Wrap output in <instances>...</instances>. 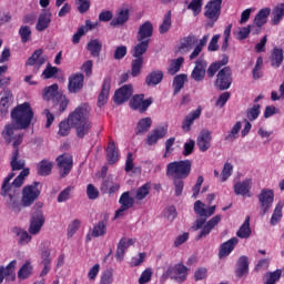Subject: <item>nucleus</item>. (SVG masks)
I'll return each mask as SVG.
<instances>
[{"mask_svg": "<svg viewBox=\"0 0 284 284\" xmlns=\"http://www.w3.org/2000/svg\"><path fill=\"white\" fill-rule=\"evenodd\" d=\"M32 119H34V111H32V106L28 102H24L11 111V124H7L4 130L2 131V136L6 143L10 144L13 141V150L19 151V145L23 143V134L19 133L14 136L16 130H28L30 124L32 123Z\"/></svg>", "mask_w": 284, "mask_h": 284, "instance_id": "1", "label": "nucleus"}, {"mask_svg": "<svg viewBox=\"0 0 284 284\" xmlns=\"http://www.w3.org/2000/svg\"><path fill=\"white\" fill-rule=\"evenodd\" d=\"M69 123L71 128L75 130L78 139H85V136L92 132L93 128L88 104L83 103L77 106L74 111L69 114Z\"/></svg>", "mask_w": 284, "mask_h": 284, "instance_id": "2", "label": "nucleus"}, {"mask_svg": "<svg viewBox=\"0 0 284 284\" xmlns=\"http://www.w3.org/2000/svg\"><path fill=\"white\" fill-rule=\"evenodd\" d=\"M139 43L133 47L131 62V77L136 79L141 75V70H143V54L150 49V40H138Z\"/></svg>", "mask_w": 284, "mask_h": 284, "instance_id": "3", "label": "nucleus"}, {"mask_svg": "<svg viewBox=\"0 0 284 284\" xmlns=\"http://www.w3.org/2000/svg\"><path fill=\"white\" fill-rule=\"evenodd\" d=\"M192 174V160L173 161L166 165V176L171 179H187Z\"/></svg>", "mask_w": 284, "mask_h": 284, "instance_id": "4", "label": "nucleus"}, {"mask_svg": "<svg viewBox=\"0 0 284 284\" xmlns=\"http://www.w3.org/2000/svg\"><path fill=\"white\" fill-rule=\"evenodd\" d=\"M221 6H223V0H211L204 7V17L209 20L206 28H214V23L219 21L221 17Z\"/></svg>", "mask_w": 284, "mask_h": 284, "instance_id": "5", "label": "nucleus"}, {"mask_svg": "<svg viewBox=\"0 0 284 284\" xmlns=\"http://www.w3.org/2000/svg\"><path fill=\"white\" fill-rule=\"evenodd\" d=\"M41 196V191L39 190V182H33L22 189L21 203L23 207H30L34 205V201Z\"/></svg>", "mask_w": 284, "mask_h": 284, "instance_id": "6", "label": "nucleus"}, {"mask_svg": "<svg viewBox=\"0 0 284 284\" xmlns=\"http://www.w3.org/2000/svg\"><path fill=\"white\" fill-rule=\"evenodd\" d=\"M163 278H171V281H175V283H185V281H187V266L183 263L169 266L163 274Z\"/></svg>", "mask_w": 284, "mask_h": 284, "instance_id": "7", "label": "nucleus"}, {"mask_svg": "<svg viewBox=\"0 0 284 284\" xmlns=\"http://www.w3.org/2000/svg\"><path fill=\"white\" fill-rule=\"evenodd\" d=\"M232 68L224 67L217 72L214 87L216 88V90L221 91L230 90V88L232 87Z\"/></svg>", "mask_w": 284, "mask_h": 284, "instance_id": "8", "label": "nucleus"}, {"mask_svg": "<svg viewBox=\"0 0 284 284\" xmlns=\"http://www.w3.org/2000/svg\"><path fill=\"white\" fill-rule=\"evenodd\" d=\"M261 215L265 216L274 205V190L263 189L258 195Z\"/></svg>", "mask_w": 284, "mask_h": 284, "instance_id": "9", "label": "nucleus"}, {"mask_svg": "<svg viewBox=\"0 0 284 284\" xmlns=\"http://www.w3.org/2000/svg\"><path fill=\"white\" fill-rule=\"evenodd\" d=\"M153 103H154L153 98H148L145 100V94L141 93V94L133 95V98L130 101V108L131 110H138L140 114H143L144 112H148V109Z\"/></svg>", "mask_w": 284, "mask_h": 284, "instance_id": "10", "label": "nucleus"}, {"mask_svg": "<svg viewBox=\"0 0 284 284\" xmlns=\"http://www.w3.org/2000/svg\"><path fill=\"white\" fill-rule=\"evenodd\" d=\"M7 281L14 283L17 281V260H12L7 266H0V284Z\"/></svg>", "mask_w": 284, "mask_h": 284, "instance_id": "11", "label": "nucleus"}, {"mask_svg": "<svg viewBox=\"0 0 284 284\" xmlns=\"http://www.w3.org/2000/svg\"><path fill=\"white\" fill-rule=\"evenodd\" d=\"M58 169L60 170V176L65 179L70 172H72L73 160L68 153H63L57 158Z\"/></svg>", "mask_w": 284, "mask_h": 284, "instance_id": "12", "label": "nucleus"}, {"mask_svg": "<svg viewBox=\"0 0 284 284\" xmlns=\"http://www.w3.org/2000/svg\"><path fill=\"white\" fill-rule=\"evenodd\" d=\"M207 70V61L203 55H201L196 61H195V67L191 73V79L193 81H204L205 80V74Z\"/></svg>", "mask_w": 284, "mask_h": 284, "instance_id": "13", "label": "nucleus"}, {"mask_svg": "<svg viewBox=\"0 0 284 284\" xmlns=\"http://www.w3.org/2000/svg\"><path fill=\"white\" fill-rule=\"evenodd\" d=\"M44 223H45V216H43V211L37 210L32 214L30 220L29 234H32L33 236L39 234Z\"/></svg>", "mask_w": 284, "mask_h": 284, "instance_id": "14", "label": "nucleus"}, {"mask_svg": "<svg viewBox=\"0 0 284 284\" xmlns=\"http://www.w3.org/2000/svg\"><path fill=\"white\" fill-rule=\"evenodd\" d=\"M132 94H134V87L132 84H124L115 91L113 100L118 105H122V103L130 101Z\"/></svg>", "mask_w": 284, "mask_h": 284, "instance_id": "15", "label": "nucleus"}, {"mask_svg": "<svg viewBox=\"0 0 284 284\" xmlns=\"http://www.w3.org/2000/svg\"><path fill=\"white\" fill-rule=\"evenodd\" d=\"M119 203L121 206L115 211V219L124 216L126 210L134 207V197L130 196V192H124L120 196Z\"/></svg>", "mask_w": 284, "mask_h": 284, "instance_id": "16", "label": "nucleus"}, {"mask_svg": "<svg viewBox=\"0 0 284 284\" xmlns=\"http://www.w3.org/2000/svg\"><path fill=\"white\" fill-rule=\"evenodd\" d=\"M85 77L83 73H75L69 78L68 90L71 94H77V92H81L83 90V81Z\"/></svg>", "mask_w": 284, "mask_h": 284, "instance_id": "17", "label": "nucleus"}, {"mask_svg": "<svg viewBox=\"0 0 284 284\" xmlns=\"http://www.w3.org/2000/svg\"><path fill=\"white\" fill-rule=\"evenodd\" d=\"M196 43H199V38H196L194 34H189L180 40L178 51L180 54H187V52H190V50H192Z\"/></svg>", "mask_w": 284, "mask_h": 284, "instance_id": "18", "label": "nucleus"}, {"mask_svg": "<svg viewBox=\"0 0 284 284\" xmlns=\"http://www.w3.org/2000/svg\"><path fill=\"white\" fill-rule=\"evenodd\" d=\"M200 152H207L212 148V132L202 130L196 140Z\"/></svg>", "mask_w": 284, "mask_h": 284, "instance_id": "19", "label": "nucleus"}, {"mask_svg": "<svg viewBox=\"0 0 284 284\" xmlns=\"http://www.w3.org/2000/svg\"><path fill=\"white\" fill-rule=\"evenodd\" d=\"M154 34V24H152L150 21H145L139 27L136 40L138 41H149L150 38Z\"/></svg>", "mask_w": 284, "mask_h": 284, "instance_id": "20", "label": "nucleus"}, {"mask_svg": "<svg viewBox=\"0 0 284 284\" xmlns=\"http://www.w3.org/2000/svg\"><path fill=\"white\" fill-rule=\"evenodd\" d=\"M202 112L203 111L201 106H199L196 110H193L187 115H185L181 126L183 132H190L192 130V125H194V121H196V119H201Z\"/></svg>", "mask_w": 284, "mask_h": 284, "instance_id": "21", "label": "nucleus"}, {"mask_svg": "<svg viewBox=\"0 0 284 284\" xmlns=\"http://www.w3.org/2000/svg\"><path fill=\"white\" fill-rule=\"evenodd\" d=\"M111 85H112V79L110 77L104 78L101 92L98 97V108H103V105L108 103Z\"/></svg>", "mask_w": 284, "mask_h": 284, "instance_id": "22", "label": "nucleus"}, {"mask_svg": "<svg viewBox=\"0 0 284 284\" xmlns=\"http://www.w3.org/2000/svg\"><path fill=\"white\" fill-rule=\"evenodd\" d=\"M239 245V237H232L220 245L219 258H225L230 256L234 248Z\"/></svg>", "mask_w": 284, "mask_h": 284, "instance_id": "23", "label": "nucleus"}, {"mask_svg": "<svg viewBox=\"0 0 284 284\" xmlns=\"http://www.w3.org/2000/svg\"><path fill=\"white\" fill-rule=\"evenodd\" d=\"M166 134H168V129L165 126H158L146 135V143L149 145H156L160 139H165Z\"/></svg>", "mask_w": 284, "mask_h": 284, "instance_id": "24", "label": "nucleus"}, {"mask_svg": "<svg viewBox=\"0 0 284 284\" xmlns=\"http://www.w3.org/2000/svg\"><path fill=\"white\" fill-rule=\"evenodd\" d=\"M226 63H230V57H227V54H223L221 60L211 63L206 69L207 79H214V77H216V72H219V70H221Z\"/></svg>", "mask_w": 284, "mask_h": 284, "instance_id": "25", "label": "nucleus"}, {"mask_svg": "<svg viewBox=\"0 0 284 284\" xmlns=\"http://www.w3.org/2000/svg\"><path fill=\"white\" fill-rule=\"evenodd\" d=\"M235 274L237 278H243V276H247V274H250V258L246 255L239 257Z\"/></svg>", "mask_w": 284, "mask_h": 284, "instance_id": "26", "label": "nucleus"}, {"mask_svg": "<svg viewBox=\"0 0 284 284\" xmlns=\"http://www.w3.org/2000/svg\"><path fill=\"white\" fill-rule=\"evenodd\" d=\"M52 103V108L55 110L57 114H63V112L68 110V105H70V99H68L65 94L60 93L55 97Z\"/></svg>", "mask_w": 284, "mask_h": 284, "instance_id": "27", "label": "nucleus"}, {"mask_svg": "<svg viewBox=\"0 0 284 284\" xmlns=\"http://www.w3.org/2000/svg\"><path fill=\"white\" fill-rule=\"evenodd\" d=\"M219 223H221V215H215L211 220H209L206 224L202 227L197 236V241H201V239H205V236H207L210 232L214 230V226L219 225Z\"/></svg>", "mask_w": 284, "mask_h": 284, "instance_id": "28", "label": "nucleus"}, {"mask_svg": "<svg viewBox=\"0 0 284 284\" xmlns=\"http://www.w3.org/2000/svg\"><path fill=\"white\" fill-rule=\"evenodd\" d=\"M252 190V179H245L242 182L234 184V192L236 196H247Z\"/></svg>", "mask_w": 284, "mask_h": 284, "instance_id": "29", "label": "nucleus"}, {"mask_svg": "<svg viewBox=\"0 0 284 284\" xmlns=\"http://www.w3.org/2000/svg\"><path fill=\"white\" fill-rule=\"evenodd\" d=\"M52 168H54V163L50 160L43 159L37 164L38 176H50L52 174Z\"/></svg>", "mask_w": 284, "mask_h": 284, "instance_id": "30", "label": "nucleus"}, {"mask_svg": "<svg viewBox=\"0 0 284 284\" xmlns=\"http://www.w3.org/2000/svg\"><path fill=\"white\" fill-rule=\"evenodd\" d=\"M52 22V14L48 12H42L36 24V30L38 32H43V30H48L50 28V23Z\"/></svg>", "mask_w": 284, "mask_h": 284, "instance_id": "31", "label": "nucleus"}, {"mask_svg": "<svg viewBox=\"0 0 284 284\" xmlns=\"http://www.w3.org/2000/svg\"><path fill=\"white\" fill-rule=\"evenodd\" d=\"M61 94L59 92V84L53 83L47 88L43 89L42 91V99L43 101H54L57 99V95Z\"/></svg>", "mask_w": 284, "mask_h": 284, "instance_id": "32", "label": "nucleus"}, {"mask_svg": "<svg viewBox=\"0 0 284 284\" xmlns=\"http://www.w3.org/2000/svg\"><path fill=\"white\" fill-rule=\"evenodd\" d=\"M130 21V9L122 8L118 12L116 17L111 21V26H125Z\"/></svg>", "mask_w": 284, "mask_h": 284, "instance_id": "33", "label": "nucleus"}, {"mask_svg": "<svg viewBox=\"0 0 284 284\" xmlns=\"http://www.w3.org/2000/svg\"><path fill=\"white\" fill-rule=\"evenodd\" d=\"M108 234V219L99 221L91 231V236L93 239H99V236H105Z\"/></svg>", "mask_w": 284, "mask_h": 284, "instance_id": "34", "label": "nucleus"}, {"mask_svg": "<svg viewBox=\"0 0 284 284\" xmlns=\"http://www.w3.org/2000/svg\"><path fill=\"white\" fill-rule=\"evenodd\" d=\"M87 50L90 52L91 57L99 59L101 57V50H103V43L99 39L90 40L87 44Z\"/></svg>", "mask_w": 284, "mask_h": 284, "instance_id": "35", "label": "nucleus"}, {"mask_svg": "<svg viewBox=\"0 0 284 284\" xmlns=\"http://www.w3.org/2000/svg\"><path fill=\"white\" fill-rule=\"evenodd\" d=\"M106 161L109 165H114L119 161V150L114 142H109L106 148Z\"/></svg>", "mask_w": 284, "mask_h": 284, "instance_id": "36", "label": "nucleus"}, {"mask_svg": "<svg viewBox=\"0 0 284 284\" xmlns=\"http://www.w3.org/2000/svg\"><path fill=\"white\" fill-rule=\"evenodd\" d=\"M12 99H13L12 91H10V89L4 90V97H2L0 100V114L2 116H6V114H8V110L10 108V101H12Z\"/></svg>", "mask_w": 284, "mask_h": 284, "instance_id": "37", "label": "nucleus"}, {"mask_svg": "<svg viewBox=\"0 0 284 284\" xmlns=\"http://www.w3.org/2000/svg\"><path fill=\"white\" fill-rule=\"evenodd\" d=\"M151 128H152V118H142L136 123L135 134L138 136L141 134H145V132H150Z\"/></svg>", "mask_w": 284, "mask_h": 284, "instance_id": "38", "label": "nucleus"}, {"mask_svg": "<svg viewBox=\"0 0 284 284\" xmlns=\"http://www.w3.org/2000/svg\"><path fill=\"white\" fill-rule=\"evenodd\" d=\"M283 49L275 47L271 53V65L272 68H281L283 64Z\"/></svg>", "mask_w": 284, "mask_h": 284, "instance_id": "39", "label": "nucleus"}, {"mask_svg": "<svg viewBox=\"0 0 284 284\" xmlns=\"http://www.w3.org/2000/svg\"><path fill=\"white\" fill-rule=\"evenodd\" d=\"M239 239H250L252 236V227H250V215L245 217V221L236 232Z\"/></svg>", "mask_w": 284, "mask_h": 284, "instance_id": "40", "label": "nucleus"}, {"mask_svg": "<svg viewBox=\"0 0 284 284\" xmlns=\"http://www.w3.org/2000/svg\"><path fill=\"white\" fill-rule=\"evenodd\" d=\"M185 81H187V74L181 73L173 79V94L176 97L181 92L182 88H185Z\"/></svg>", "mask_w": 284, "mask_h": 284, "instance_id": "41", "label": "nucleus"}, {"mask_svg": "<svg viewBox=\"0 0 284 284\" xmlns=\"http://www.w3.org/2000/svg\"><path fill=\"white\" fill-rule=\"evenodd\" d=\"M163 81V71L156 70L149 73L145 78L146 85H159Z\"/></svg>", "mask_w": 284, "mask_h": 284, "instance_id": "42", "label": "nucleus"}, {"mask_svg": "<svg viewBox=\"0 0 284 284\" xmlns=\"http://www.w3.org/2000/svg\"><path fill=\"white\" fill-rule=\"evenodd\" d=\"M170 28H172V11H168L162 20V23L159 27L160 34H168L170 32Z\"/></svg>", "mask_w": 284, "mask_h": 284, "instance_id": "43", "label": "nucleus"}, {"mask_svg": "<svg viewBox=\"0 0 284 284\" xmlns=\"http://www.w3.org/2000/svg\"><path fill=\"white\" fill-rule=\"evenodd\" d=\"M272 9L263 8L261 9L254 18L255 26H265L267 23V17H270Z\"/></svg>", "mask_w": 284, "mask_h": 284, "instance_id": "44", "label": "nucleus"}, {"mask_svg": "<svg viewBox=\"0 0 284 284\" xmlns=\"http://www.w3.org/2000/svg\"><path fill=\"white\" fill-rule=\"evenodd\" d=\"M10 165L12 172H17L26 168V161L19 160V150H13Z\"/></svg>", "mask_w": 284, "mask_h": 284, "instance_id": "45", "label": "nucleus"}, {"mask_svg": "<svg viewBox=\"0 0 284 284\" xmlns=\"http://www.w3.org/2000/svg\"><path fill=\"white\" fill-rule=\"evenodd\" d=\"M281 276H283V271L277 268L273 272H267L264 275V284H276L281 281Z\"/></svg>", "mask_w": 284, "mask_h": 284, "instance_id": "46", "label": "nucleus"}, {"mask_svg": "<svg viewBox=\"0 0 284 284\" xmlns=\"http://www.w3.org/2000/svg\"><path fill=\"white\" fill-rule=\"evenodd\" d=\"M13 233L19 237L18 243L20 245H28L32 241V235L20 227H14Z\"/></svg>", "mask_w": 284, "mask_h": 284, "instance_id": "47", "label": "nucleus"}, {"mask_svg": "<svg viewBox=\"0 0 284 284\" xmlns=\"http://www.w3.org/2000/svg\"><path fill=\"white\" fill-rule=\"evenodd\" d=\"M273 18H272V23L273 26H278L281 23V21H283V17H284V3H280L277 4L274 9H273Z\"/></svg>", "mask_w": 284, "mask_h": 284, "instance_id": "48", "label": "nucleus"}, {"mask_svg": "<svg viewBox=\"0 0 284 284\" xmlns=\"http://www.w3.org/2000/svg\"><path fill=\"white\" fill-rule=\"evenodd\" d=\"M18 34L21 39V43H28L32 41V29L30 28V26H21Z\"/></svg>", "mask_w": 284, "mask_h": 284, "instance_id": "49", "label": "nucleus"}, {"mask_svg": "<svg viewBox=\"0 0 284 284\" xmlns=\"http://www.w3.org/2000/svg\"><path fill=\"white\" fill-rule=\"evenodd\" d=\"M32 270V264L30 262H26L18 271V278L20 281H26V278H30Z\"/></svg>", "mask_w": 284, "mask_h": 284, "instance_id": "50", "label": "nucleus"}, {"mask_svg": "<svg viewBox=\"0 0 284 284\" xmlns=\"http://www.w3.org/2000/svg\"><path fill=\"white\" fill-rule=\"evenodd\" d=\"M281 219H283V204L277 203L270 221L271 225H278Z\"/></svg>", "mask_w": 284, "mask_h": 284, "instance_id": "51", "label": "nucleus"}, {"mask_svg": "<svg viewBox=\"0 0 284 284\" xmlns=\"http://www.w3.org/2000/svg\"><path fill=\"white\" fill-rule=\"evenodd\" d=\"M150 190H152V184L150 182H146L145 184L140 186L135 193L136 201H143V199H145L150 194Z\"/></svg>", "mask_w": 284, "mask_h": 284, "instance_id": "52", "label": "nucleus"}, {"mask_svg": "<svg viewBox=\"0 0 284 284\" xmlns=\"http://www.w3.org/2000/svg\"><path fill=\"white\" fill-rule=\"evenodd\" d=\"M241 122H236L229 134L225 135L224 141H229V143L236 141V139H239V132H241Z\"/></svg>", "mask_w": 284, "mask_h": 284, "instance_id": "53", "label": "nucleus"}, {"mask_svg": "<svg viewBox=\"0 0 284 284\" xmlns=\"http://www.w3.org/2000/svg\"><path fill=\"white\" fill-rule=\"evenodd\" d=\"M10 201L8 202V207L11 210V212H14V214H19L21 212V207H23V204L19 202V199L17 196L9 194Z\"/></svg>", "mask_w": 284, "mask_h": 284, "instance_id": "54", "label": "nucleus"}, {"mask_svg": "<svg viewBox=\"0 0 284 284\" xmlns=\"http://www.w3.org/2000/svg\"><path fill=\"white\" fill-rule=\"evenodd\" d=\"M183 63H185V59L183 57L173 60L168 69L169 74L174 77V74H176L181 70Z\"/></svg>", "mask_w": 284, "mask_h": 284, "instance_id": "55", "label": "nucleus"}, {"mask_svg": "<svg viewBox=\"0 0 284 284\" xmlns=\"http://www.w3.org/2000/svg\"><path fill=\"white\" fill-rule=\"evenodd\" d=\"M128 242L125 237H122L118 243V248L115 253L116 261H123V256H125V251L128 250Z\"/></svg>", "mask_w": 284, "mask_h": 284, "instance_id": "56", "label": "nucleus"}, {"mask_svg": "<svg viewBox=\"0 0 284 284\" xmlns=\"http://www.w3.org/2000/svg\"><path fill=\"white\" fill-rule=\"evenodd\" d=\"M72 192H74V186L72 185L62 190L58 195V203H65V201H70V199H72Z\"/></svg>", "mask_w": 284, "mask_h": 284, "instance_id": "57", "label": "nucleus"}, {"mask_svg": "<svg viewBox=\"0 0 284 284\" xmlns=\"http://www.w3.org/2000/svg\"><path fill=\"white\" fill-rule=\"evenodd\" d=\"M261 115V104H254L246 110V118L248 121H256L257 116Z\"/></svg>", "mask_w": 284, "mask_h": 284, "instance_id": "58", "label": "nucleus"}, {"mask_svg": "<svg viewBox=\"0 0 284 284\" xmlns=\"http://www.w3.org/2000/svg\"><path fill=\"white\" fill-rule=\"evenodd\" d=\"M26 176H30V169H23L20 174L13 180V187H21L23 185V181H26Z\"/></svg>", "mask_w": 284, "mask_h": 284, "instance_id": "59", "label": "nucleus"}, {"mask_svg": "<svg viewBox=\"0 0 284 284\" xmlns=\"http://www.w3.org/2000/svg\"><path fill=\"white\" fill-rule=\"evenodd\" d=\"M70 126L72 128L69 118L67 119V121H61L59 123V136H68V134H70Z\"/></svg>", "mask_w": 284, "mask_h": 284, "instance_id": "60", "label": "nucleus"}, {"mask_svg": "<svg viewBox=\"0 0 284 284\" xmlns=\"http://www.w3.org/2000/svg\"><path fill=\"white\" fill-rule=\"evenodd\" d=\"M11 179H14V173H10L8 176L4 178L2 186H1V196H8V193L10 192V189L12 187L10 185Z\"/></svg>", "mask_w": 284, "mask_h": 284, "instance_id": "61", "label": "nucleus"}, {"mask_svg": "<svg viewBox=\"0 0 284 284\" xmlns=\"http://www.w3.org/2000/svg\"><path fill=\"white\" fill-rule=\"evenodd\" d=\"M150 281H152V268H145L141 273L138 283L139 284H148V283H150Z\"/></svg>", "mask_w": 284, "mask_h": 284, "instance_id": "62", "label": "nucleus"}, {"mask_svg": "<svg viewBox=\"0 0 284 284\" xmlns=\"http://www.w3.org/2000/svg\"><path fill=\"white\" fill-rule=\"evenodd\" d=\"M59 73V68L52 67V64H48L47 68L42 72L43 79H52L54 74Z\"/></svg>", "mask_w": 284, "mask_h": 284, "instance_id": "63", "label": "nucleus"}, {"mask_svg": "<svg viewBox=\"0 0 284 284\" xmlns=\"http://www.w3.org/2000/svg\"><path fill=\"white\" fill-rule=\"evenodd\" d=\"M113 276L114 274L112 273V271H104L101 275L100 284H112V281H114Z\"/></svg>", "mask_w": 284, "mask_h": 284, "instance_id": "64", "label": "nucleus"}]
</instances>
